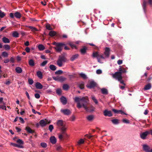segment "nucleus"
I'll use <instances>...</instances> for the list:
<instances>
[{
    "instance_id": "1",
    "label": "nucleus",
    "mask_w": 152,
    "mask_h": 152,
    "mask_svg": "<svg viewBox=\"0 0 152 152\" xmlns=\"http://www.w3.org/2000/svg\"><path fill=\"white\" fill-rule=\"evenodd\" d=\"M74 99L75 101L77 103V107L78 108L80 109L83 107L87 112H91L94 111V108L92 106L87 107L89 101L86 98L83 97L81 98L76 97Z\"/></svg>"
},
{
    "instance_id": "2",
    "label": "nucleus",
    "mask_w": 152,
    "mask_h": 152,
    "mask_svg": "<svg viewBox=\"0 0 152 152\" xmlns=\"http://www.w3.org/2000/svg\"><path fill=\"white\" fill-rule=\"evenodd\" d=\"M66 56V55L65 53L59 56L57 61V64L59 67L62 66L63 63L66 62L68 61Z\"/></svg>"
},
{
    "instance_id": "3",
    "label": "nucleus",
    "mask_w": 152,
    "mask_h": 152,
    "mask_svg": "<svg viewBox=\"0 0 152 152\" xmlns=\"http://www.w3.org/2000/svg\"><path fill=\"white\" fill-rule=\"evenodd\" d=\"M67 129L63 128L60 130V133L58 134V138L60 140H62L68 137V135L66 133Z\"/></svg>"
},
{
    "instance_id": "4",
    "label": "nucleus",
    "mask_w": 152,
    "mask_h": 152,
    "mask_svg": "<svg viewBox=\"0 0 152 152\" xmlns=\"http://www.w3.org/2000/svg\"><path fill=\"white\" fill-rule=\"evenodd\" d=\"M56 124L60 130H61L63 128L67 129V127L66 124L62 120H58L56 123Z\"/></svg>"
},
{
    "instance_id": "5",
    "label": "nucleus",
    "mask_w": 152,
    "mask_h": 152,
    "mask_svg": "<svg viewBox=\"0 0 152 152\" xmlns=\"http://www.w3.org/2000/svg\"><path fill=\"white\" fill-rule=\"evenodd\" d=\"M92 56L93 57H96L97 61L98 62L101 64H103L104 63L103 60L101 57V55L99 54L97 52H94L93 53Z\"/></svg>"
},
{
    "instance_id": "6",
    "label": "nucleus",
    "mask_w": 152,
    "mask_h": 152,
    "mask_svg": "<svg viewBox=\"0 0 152 152\" xmlns=\"http://www.w3.org/2000/svg\"><path fill=\"white\" fill-rule=\"evenodd\" d=\"M110 54V48H106L104 53V55H101V57L103 59L107 58L109 57Z\"/></svg>"
},
{
    "instance_id": "7",
    "label": "nucleus",
    "mask_w": 152,
    "mask_h": 152,
    "mask_svg": "<svg viewBox=\"0 0 152 152\" xmlns=\"http://www.w3.org/2000/svg\"><path fill=\"white\" fill-rule=\"evenodd\" d=\"M112 75L113 77L118 81H120V80L122 79V75L121 72H116L114 74H113Z\"/></svg>"
},
{
    "instance_id": "8",
    "label": "nucleus",
    "mask_w": 152,
    "mask_h": 152,
    "mask_svg": "<svg viewBox=\"0 0 152 152\" xmlns=\"http://www.w3.org/2000/svg\"><path fill=\"white\" fill-rule=\"evenodd\" d=\"M143 148L146 152H152V149H150V147L147 144L143 145Z\"/></svg>"
},
{
    "instance_id": "9",
    "label": "nucleus",
    "mask_w": 152,
    "mask_h": 152,
    "mask_svg": "<svg viewBox=\"0 0 152 152\" xmlns=\"http://www.w3.org/2000/svg\"><path fill=\"white\" fill-rule=\"evenodd\" d=\"M149 133L148 131H146L145 132L141 133L140 134V137L141 139L144 140L146 139V137Z\"/></svg>"
},
{
    "instance_id": "10",
    "label": "nucleus",
    "mask_w": 152,
    "mask_h": 152,
    "mask_svg": "<svg viewBox=\"0 0 152 152\" xmlns=\"http://www.w3.org/2000/svg\"><path fill=\"white\" fill-rule=\"evenodd\" d=\"M104 115L105 116L111 117L112 116V112L110 111H109L107 110H106L104 111Z\"/></svg>"
},
{
    "instance_id": "11",
    "label": "nucleus",
    "mask_w": 152,
    "mask_h": 152,
    "mask_svg": "<svg viewBox=\"0 0 152 152\" xmlns=\"http://www.w3.org/2000/svg\"><path fill=\"white\" fill-rule=\"evenodd\" d=\"M61 111L64 114L66 115H68L71 113L70 110L68 109H61Z\"/></svg>"
},
{
    "instance_id": "12",
    "label": "nucleus",
    "mask_w": 152,
    "mask_h": 152,
    "mask_svg": "<svg viewBox=\"0 0 152 152\" xmlns=\"http://www.w3.org/2000/svg\"><path fill=\"white\" fill-rule=\"evenodd\" d=\"M96 85V83L94 81H91L90 82L89 84H88L86 86L87 88H91L94 87Z\"/></svg>"
},
{
    "instance_id": "13",
    "label": "nucleus",
    "mask_w": 152,
    "mask_h": 152,
    "mask_svg": "<svg viewBox=\"0 0 152 152\" xmlns=\"http://www.w3.org/2000/svg\"><path fill=\"white\" fill-rule=\"evenodd\" d=\"M50 142L53 144H55L56 142V139L54 136H51L50 137Z\"/></svg>"
},
{
    "instance_id": "14",
    "label": "nucleus",
    "mask_w": 152,
    "mask_h": 152,
    "mask_svg": "<svg viewBox=\"0 0 152 152\" xmlns=\"http://www.w3.org/2000/svg\"><path fill=\"white\" fill-rule=\"evenodd\" d=\"M36 87L38 89H41L43 88L42 85L39 83L37 82L35 84Z\"/></svg>"
},
{
    "instance_id": "15",
    "label": "nucleus",
    "mask_w": 152,
    "mask_h": 152,
    "mask_svg": "<svg viewBox=\"0 0 152 152\" xmlns=\"http://www.w3.org/2000/svg\"><path fill=\"white\" fill-rule=\"evenodd\" d=\"M60 100L61 102L63 104H65L66 103V98L64 96H62L60 98Z\"/></svg>"
},
{
    "instance_id": "16",
    "label": "nucleus",
    "mask_w": 152,
    "mask_h": 152,
    "mask_svg": "<svg viewBox=\"0 0 152 152\" xmlns=\"http://www.w3.org/2000/svg\"><path fill=\"white\" fill-rule=\"evenodd\" d=\"M78 56L79 55L78 54H76L73 55L70 58V60L72 61H74L78 58Z\"/></svg>"
},
{
    "instance_id": "17",
    "label": "nucleus",
    "mask_w": 152,
    "mask_h": 152,
    "mask_svg": "<svg viewBox=\"0 0 152 152\" xmlns=\"http://www.w3.org/2000/svg\"><path fill=\"white\" fill-rule=\"evenodd\" d=\"M16 72L18 73H20L22 72V69L19 67H17L15 68V69Z\"/></svg>"
},
{
    "instance_id": "18",
    "label": "nucleus",
    "mask_w": 152,
    "mask_h": 152,
    "mask_svg": "<svg viewBox=\"0 0 152 152\" xmlns=\"http://www.w3.org/2000/svg\"><path fill=\"white\" fill-rule=\"evenodd\" d=\"M37 75L38 77L40 79L42 78V74L40 71H38L37 72Z\"/></svg>"
},
{
    "instance_id": "19",
    "label": "nucleus",
    "mask_w": 152,
    "mask_h": 152,
    "mask_svg": "<svg viewBox=\"0 0 152 152\" xmlns=\"http://www.w3.org/2000/svg\"><path fill=\"white\" fill-rule=\"evenodd\" d=\"M26 26L31 29V31H32L34 32L35 31H38L36 28L34 27L30 26Z\"/></svg>"
},
{
    "instance_id": "20",
    "label": "nucleus",
    "mask_w": 152,
    "mask_h": 152,
    "mask_svg": "<svg viewBox=\"0 0 152 152\" xmlns=\"http://www.w3.org/2000/svg\"><path fill=\"white\" fill-rule=\"evenodd\" d=\"M2 41L5 43H8L10 42L9 39L6 37H4L2 39Z\"/></svg>"
},
{
    "instance_id": "21",
    "label": "nucleus",
    "mask_w": 152,
    "mask_h": 152,
    "mask_svg": "<svg viewBox=\"0 0 152 152\" xmlns=\"http://www.w3.org/2000/svg\"><path fill=\"white\" fill-rule=\"evenodd\" d=\"M25 130L29 133H33L34 132V131L29 127H26Z\"/></svg>"
},
{
    "instance_id": "22",
    "label": "nucleus",
    "mask_w": 152,
    "mask_h": 152,
    "mask_svg": "<svg viewBox=\"0 0 152 152\" xmlns=\"http://www.w3.org/2000/svg\"><path fill=\"white\" fill-rule=\"evenodd\" d=\"M49 34L50 37H53L56 35V32L54 31H52L49 32Z\"/></svg>"
},
{
    "instance_id": "23",
    "label": "nucleus",
    "mask_w": 152,
    "mask_h": 152,
    "mask_svg": "<svg viewBox=\"0 0 152 152\" xmlns=\"http://www.w3.org/2000/svg\"><path fill=\"white\" fill-rule=\"evenodd\" d=\"M39 124L41 126H44L46 125V123L45 120H42L40 121Z\"/></svg>"
},
{
    "instance_id": "24",
    "label": "nucleus",
    "mask_w": 152,
    "mask_h": 152,
    "mask_svg": "<svg viewBox=\"0 0 152 152\" xmlns=\"http://www.w3.org/2000/svg\"><path fill=\"white\" fill-rule=\"evenodd\" d=\"M94 116L93 115H90L86 117L87 119L89 121H91L94 118Z\"/></svg>"
},
{
    "instance_id": "25",
    "label": "nucleus",
    "mask_w": 152,
    "mask_h": 152,
    "mask_svg": "<svg viewBox=\"0 0 152 152\" xmlns=\"http://www.w3.org/2000/svg\"><path fill=\"white\" fill-rule=\"evenodd\" d=\"M147 2L146 1H144L142 4L143 8L145 12L146 11V7L147 5Z\"/></svg>"
},
{
    "instance_id": "26",
    "label": "nucleus",
    "mask_w": 152,
    "mask_h": 152,
    "mask_svg": "<svg viewBox=\"0 0 152 152\" xmlns=\"http://www.w3.org/2000/svg\"><path fill=\"white\" fill-rule=\"evenodd\" d=\"M151 88V85L150 84H148L146 85L144 88V89L147 90L150 89Z\"/></svg>"
},
{
    "instance_id": "27",
    "label": "nucleus",
    "mask_w": 152,
    "mask_h": 152,
    "mask_svg": "<svg viewBox=\"0 0 152 152\" xmlns=\"http://www.w3.org/2000/svg\"><path fill=\"white\" fill-rule=\"evenodd\" d=\"M14 15L16 18H20L21 17V14L18 12H15L14 14Z\"/></svg>"
},
{
    "instance_id": "28",
    "label": "nucleus",
    "mask_w": 152,
    "mask_h": 152,
    "mask_svg": "<svg viewBox=\"0 0 152 152\" xmlns=\"http://www.w3.org/2000/svg\"><path fill=\"white\" fill-rule=\"evenodd\" d=\"M50 69L52 71H55L56 69V66L53 65H51L49 66Z\"/></svg>"
},
{
    "instance_id": "29",
    "label": "nucleus",
    "mask_w": 152,
    "mask_h": 152,
    "mask_svg": "<svg viewBox=\"0 0 152 152\" xmlns=\"http://www.w3.org/2000/svg\"><path fill=\"white\" fill-rule=\"evenodd\" d=\"M101 91L102 94H107L108 91L105 88H103L101 89Z\"/></svg>"
},
{
    "instance_id": "30",
    "label": "nucleus",
    "mask_w": 152,
    "mask_h": 152,
    "mask_svg": "<svg viewBox=\"0 0 152 152\" xmlns=\"http://www.w3.org/2000/svg\"><path fill=\"white\" fill-rule=\"evenodd\" d=\"M66 79V78L65 77H63V76H59V81L62 82L65 80Z\"/></svg>"
},
{
    "instance_id": "31",
    "label": "nucleus",
    "mask_w": 152,
    "mask_h": 152,
    "mask_svg": "<svg viewBox=\"0 0 152 152\" xmlns=\"http://www.w3.org/2000/svg\"><path fill=\"white\" fill-rule=\"evenodd\" d=\"M79 86L80 89H82L84 88V83L82 82L79 84Z\"/></svg>"
},
{
    "instance_id": "32",
    "label": "nucleus",
    "mask_w": 152,
    "mask_h": 152,
    "mask_svg": "<svg viewBox=\"0 0 152 152\" xmlns=\"http://www.w3.org/2000/svg\"><path fill=\"white\" fill-rule=\"evenodd\" d=\"M86 48H82L80 50L81 53L82 54H85L86 51Z\"/></svg>"
},
{
    "instance_id": "33",
    "label": "nucleus",
    "mask_w": 152,
    "mask_h": 152,
    "mask_svg": "<svg viewBox=\"0 0 152 152\" xmlns=\"http://www.w3.org/2000/svg\"><path fill=\"white\" fill-rule=\"evenodd\" d=\"M79 75L81 77L84 79H86L87 78L86 75L83 73H81L79 74Z\"/></svg>"
},
{
    "instance_id": "34",
    "label": "nucleus",
    "mask_w": 152,
    "mask_h": 152,
    "mask_svg": "<svg viewBox=\"0 0 152 152\" xmlns=\"http://www.w3.org/2000/svg\"><path fill=\"white\" fill-rule=\"evenodd\" d=\"M63 88L64 90H67L69 88V86L67 84H65L63 85Z\"/></svg>"
},
{
    "instance_id": "35",
    "label": "nucleus",
    "mask_w": 152,
    "mask_h": 152,
    "mask_svg": "<svg viewBox=\"0 0 152 152\" xmlns=\"http://www.w3.org/2000/svg\"><path fill=\"white\" fill-rule=\"evenodd\" d=\"M13 37H17L19 36V34L16 31H14L12 33Z\"/></svg>"
},
{
    "instance_id": "36",
    "label": "nucleus",
    "mask_w": 152,
    "mask_h": 152,
    "mask_svg": "<svg viewBox=\"0 0 152 152\" xmlns=\"http://www.w3.org/2000/svg\"><path fill=\"white\" fill-rule=\"evenodd\" d=\"M119 72H121V75L122 73H126L127 72V71L124 68H123V69H122L121 67L119 68Z\"/></svg>"
},
{
    "instance_id": "37",
    "label": "nucleus",
    "mask_w": 152,
    "mask_h": 152,
    "mask_svg": "<svg viewBox=\"0 0 152 152\" xmlns=\"http://www.w3.org/2000/svg\"><path fill=\"white\" fill-rule=\"evenodd\" d=\"M112 122L114 124H118L119 123L118 120L117 119H114L111 120Z\"/></svg>"
},
{
    "instance_id": "38",
    "label": "nucleus",
    "mask_w": 152,
    "mask_h": 152,
    "mask_svg": "<svg viewBox=\"0 0 152 152\" xmlns=\"http://www.w3.org/2000/svg\"><path fill=\"white\" fill-rule=\"evenodd\" d=\"M29 64L30 65L33 66L34 65V61L32 59H30L28 62Z\"/></svg>"
},
{
    "instance_id": "39",
    "label": "nucleus",
    "mask_w": 152,
    "mask_h": 152,
    "mask_svg": "<svg viewBox=\"0 0 152 152\" xmlns=\"http://www.w3.org/2000/svg\"><path fill=\"white\" fill-rule=\"evenodd\" d=\"M68 44L69 45V46L72 48H76V47L75 45V43L74 42H69Z\"/></svg>"
},
{
    "instance_id": "40",
    "label": "nucleus",
    "mask_w": 152,
    "mask_h": 152,
    "mask_svg": "<svg viewBox=\"0 0 152 152\" xmlns=\"http://www.w3.org/2000/svg\"><path fill=\"white\" fill-rule=\"evenodd\" d=\"M2 56L4 57H7L8 56V53L6 52H3L2 53Z\"/></svg>"
},
{
    "instance_id": "41",
    "label": "nucleus",
    "mask_w": 152,
    "mask_h": 152,
    "mask_svg": "<svg viewBox=\"0 0 152 152\" xmlns=\"http://www.w3.org/2000/svg\"><path fill=\"white\" fill-rule=\"evenodd\" d=\"M91 99L96 104H97L98 103V102L96 100V99L95 98L94 96H91Z\"/></svg>"
},
{
    "instance_id": "42",
    "label": "nucleus",
    "mask_w": 152,
    "mask_h": 152,
    "mask_svg": "<svg viewBox=\"0 0 152 152\" xmlns=\"http://www.w3.org/2000/svg\"><path fill=\"white\" fill-rule=\"evenodd\" d=\"M41 146L43 148H46L47 146V144L45 142H41L40 143Z\"/></svg>"
},
{
    "instance_id": "43",
    "label": "nucleus",
    "mask_w": 152,
    "mask_h": 152,
    "mask_svg": "<svg viewBox=\"0 0 152 152\" xmlns=\"http://www.w3.org/2000/svg\"><path fill=\"white\" fill-rule=\"evenodd\" d=\"M84 142V140L83 139H81L78 141L77 144L78 145H80L83 143Z\"/></svg>"
},
{
    "instance_id": "44",
    "label": "nucleus",
    "mask_w": 152,
    "mask_h": 152,
    "mask_svg": "<svg viewBox=\"0 0 152 152\" xmlns=\"http://www.w3.org/2000/svg\"><path fill=\"white\" fill-rule=\"evenodd\" d=\"M63 73V72L61 70H58L56 71L55 74L56 75H60Z\"/></svg>"
},
{
    "instance_id": "45",
    "label": "nucleus",
    "mask_w": 152,
    "mask_h": 152,
    "mask_svg": "<svg viewBox=\"0 0 152 152\" xmlns=\"http://www.w3.org/2000/svg\"><path fill=\"white\" fill-rule=\"evenodd\" d=\"M46 28L48 30H51L53 29L49 24H47L46 25Z\"/></svg>"
},
{
    "instance_id": "46",
    "label": "nucleus",
    "mask_w": 152,
    "mask_h": 152,
    "mask_svg": "<svg viewBox=\"0 0 152 152\" xmlns=\"http://www.w3.org/2000/svg\"><path fill=\"white\" fill-rule=\"evenodd\" d=\"M64 45H65V44L64 43L58 42L57 43V47L58 48H60V47H61Z\"/></svg>"
},
{
    "instance_id": "47",
    "label": "nucleus",
    "mask_w": 152,
    "mask_h": 152,
    "mask_svg": "<svg viewBox=\"0 0 152 152\" xmlns=\"http://www.w3.org/2000/svg\"><path fill=\"white\" fill-rule=\"evenodd\" d=\"M5 14L2 12L1 10L0 11V17L1 18H3L5 15Z\"/></svg>"
},
{
    "instance_id": "48",
    "label": "nucleus",
    "mask_w": 152,
    "mask_h": 152,
    "mask_svg": "<svg viewBox=\"0 0 152 152\" xmlns=\"http://www.w3.org/2000/svg\"><path fill=\"white\" fill-rule=\"evenodd\" d=\"M56 93L58 94L59 95H60L61 94V89H56Z\"/></svg>"
},
{
    "instance_id": "49",
    "label": "nucleus",
    "mask_w": 152,
    "mask_h": 152,
    "mask_svg": "<svg viewBox=\"0 0 152 152\" xmlns=\"http://www.w3.org/2000/svg\"><path fill=\"white\" fill-rule=\"evenodd\" d=\"M53 126L52 125H50L49 126V129L50 132H52L53 129Z\"/></svg>"
},
{
    "instance_id": "50",
    "label": "nucleus",
    "mask_w": 152,
    "mask_h": 152,
    "mask_svg": "<svg viewBox=\"0 0 152 152\" xmlns=\"http://www.w3.org/2000/svg\"><path fill=\"white\" fill-rule=\"evenodd\" d=\"M122 121L124 123H126V124H129V120L124 119L122 120Z\"/></svg>"
},
{
    "instance_id": "51",
    "label": "nucleus",
    "mask_w": 152,
    "mask_h": 152,
    "mask_svg": "<svg viewBox=\"0 0 152 152\" xmlns=\"http://www.w3.org/2000/svg\"><path fill=\"white\" fill-rule=\"evenodd\" d=\"M48 63L47 61H45L43 62L40 64L41 66H45Z\"/></svg>"
},
{
    "instance_id": "52",
    "label": "nucleus",
    "mask_w": 152,
    "mask_h": 152,
    "mask_svg": "<svg viewBox=\"0 0 152 152\" xmlns=\"http://www.w3.org/2000/svg\"><path fill=\"white\" fill-rule=\"evenodd\" d=\"M17 142L19 144H23V141L20 139H18L17 141Z\"/></svg>"
},
{
    "instance_id": "53",
    "label": "nucleus",
    "mask_w": 152,
    "mask_h": 152,
    "mask_svg": "<svg viewBox=\"0 0 152 152\" xmlns=\"http://www.w3.org/2000/svg\"><path fill=\"white\" fill-rule=\"evenodd\" d=\"M28 82L29 84L32 85L33 83V80L32 79H28Z\"/></svg>"
},
{
    "instance_id": "54",
    "label": "nucleus",
    "mask_w": 152,
    "mask_h": 152,
    "mask_svg": "<svg viewBox=\"0 0 152 152\" xmlns=\"http://www.w3.org/2000/svg\"><path fill=\"white\" fill-rule=\"evenodd\" d=\"M53 79L56 81H59V76L56 77H53Z\"/></svg>"
},
{
    "instance_id": "55",
    "label": "nucleus",
    "mask_w": 152,
    "mask_h": 152,
    "mask_svg": "<svg viewBox=\"0 0 152 152\" xmlns=\"http://www.w3.org/2000/svg\"><path fill=\"white\" fill-rule=\"evenodd\" d=\"M10 62L12 63H14L15 62V59H14V58L13 57H11L10 58Z\"/></svg>"
},
{
    "instance_id": "56",
    "label": "nucleus",
    "mask_w": 152,
    "mask_h": 152,
    "mask_svg": "<svg viewBox=\"0 0 152 152\" xmlns=\"http://www.w3.org/2000/svg\"><path fill=\"white\" fill-rule=\"evenodd\" d=\"M112 110L115 113H119L120 110H118L115 109H113Z\"/></svg>"
},
{
    "instance_id": "57",
    "label": "nucleus",
    "mask_w": 152,
    "mask_h": 152,
    "mask_svg": "<svg viewBox=\"0 0 152 152\" xmlns=\"http://www.w3.org/2000/svg\"><path fill=\"white\" fill-rule=\"evenodd\" d=\"M19 120H20V122L22 124H23L24 123V121L23 120V119L21 117H19Z\"/></svg>"
},
{
    "instance_id": "58",
    "label": "nucleus",
    "mask_w": 152,
    "mask_h": 152,
    "mask_svg": "<svg viewBox=\"0 0 152 152\" xmlns=\"http://www.w3.org/2000/svg\"><path fill=\"white\" fill-rule=\"evenodd\" d=\"M96 73L97 74H100L102 73V71L100 69H98L96 71Z\"/></svg>"
},
{
    "instance_id": "59",
    "label": "nucleus",
    "mask_w": 152,
    "mask_h": 152,
    "mask_svg": "<svg viewBox=\"0 0 152 152\" xmlns=\"http://www.w3.org/2000/svg\"><path fill=\"white\" fill-rule=\"evenodd\" d=\"M35 97L37 99H39L40 97L39 94H36L34 95Z\"/></svg>"
},
{
    "instance_id": "60",
    "label": "nucleus",
    "mask_w": 152,
    "mask_h": 152,
    "mask_svg": "<svg viewBox=\"0 0 152 152\" xmlns=\"http://www.w3.org/2000/svg\"><path fill=\"white\" fill-rule=\"evenodd\" d=\"M56 51L58 52H60L62 50V48H55Z\"/></svg>"
},
{
    "instance_id": "61",
    "label": "nucleus",
    "mask_w": 152,
    "mask_h": 152,
    "mask_svg": "<svg viewBox=\"0 0 152 152\" xmlns=\"http://www.w3.org/2000/svg\"><path fill=\"white\" fill-rule=\"evenodd\" d=\"M9 62H10V60L8 58L5 59L4 60V62L5 64Z\"/></svg>"
},
{
    "instance_id": "62",
    "label": "nucleus",
    "mask_w": 152,
    "mask_h": 152,
    "mask_svg": "<svg viewBox=\"0 0 152 152\" xmlns=\"http://www.w3.org/2000/svg\"><path fill=\"white\" fill-rule=\"evenodd\" d=\"M16 147H18L20 148H23V147L22 145V144H17Z\"/></svg>"
},
{
    "instance_id": "63",
    "label": "nucleus",
    "mask_w": 152,
    "mask_h": 152,
    "mask_svg": "<svg viewBox=\"0 0 152 152\" xmlns=\"http://www.w3.org/2000/svg\"><path fill=\"white\" fill-rule=\"evenodd\" d=\"M75 119V117L74 116H72L70 118V120L72 121H74Z\"/></svg>"
},
{
    "instance_id": "64",
    "label": "nucleus",
    "mask_w": 152,
    "mask_h": 152,
    "mask_svg": "<svg viewBox=\"0 0 152 152\" xmlns=\"http://www.w3.org/2000/svg\"><path fill=\"white\" fill-rule=\"evenodd\" d=\"M122 61L121 60H119L117 61V63L119 65L121 64L122 63Z\"/></svg>"
}]
</instances>
